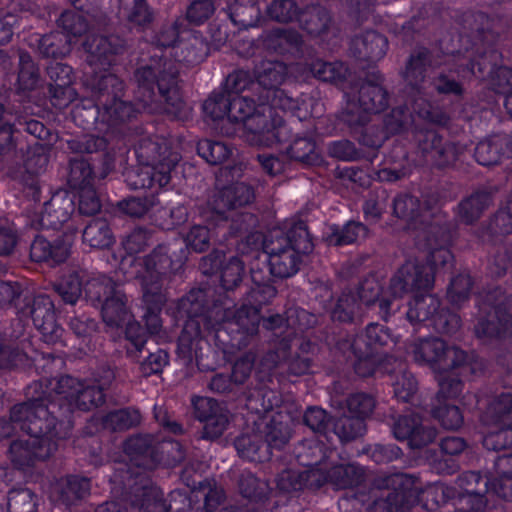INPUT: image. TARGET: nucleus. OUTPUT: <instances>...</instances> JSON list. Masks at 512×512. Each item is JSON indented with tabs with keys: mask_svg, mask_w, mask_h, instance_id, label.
Returning <instances> with one entry per match:
<instances>
[{
	"mask_svg": "<svg viewBox=\"0 0 512 512\" xmlns=\"http://www.w3.org/2000/svg\"><path fill=\"white\" fill-rule=\"evenodd\" d=\"M352 138L359 145L373 151H378L388 140V134L384 131L380 122H374L371 119Z\"/></svg>",
	"mask_w": 512,
	"mask_h": 512,
	"instance_id": "61",
	"label": "nucleus"
},
{
	"mask_svg": "<svg viewBox=\"0 0 512 512\" xmlns=\"http://www.w3.org/2000/svg\"><path fill=\"white\" fill-rule=\"evenodd\" d=\"M186 250L180 239L157 245L143 258L145 273L172 277L186 260Z\"/></svg>",
	"mask_w": 512,
	"mask_h": 512,
	"instance_id": "12",
	"label": "nucleus"
},
{
	"mask_svg": "<svg viewBox=\"0 0 512 512\" xmlns=\"http://www.w3.org/2000/svg\"><path fill=\"white\" fill-rule=\"evenodd\" d=\"M67 145L73 153L97 155L103 167V177L113 168L114 159L106 152L107 141L104 137L90 134L82 135L69 140Z\"/></svg>",
	"mask_w": 512,
	"mask_h": 512,
	"instance_id": "30",
	"label": "nucleus"
},
{
	"mask_svg": "<svg viewBox=\"0 0 512 512\" xmlns=\"http://www.w3.org/2000/svg\"><path fill=\"white\" fill-rule=\"evenodd\" d=\"M465 22L469 25L471 35L483 46L492 45L497 36L492 31V20L481 11L472 12L466 15Z\"/></svg>",
	"mask_w": 512,
	"mask_h": 512,
	"instance_id": "60",
	"label": "nucleus"
},
{
	"mask_svg": "<svg viewBox=\"0 0 512 512\" xmlns=\"http://www.w3.org/2000/svg\"><path fill=\"white\" fill-rule=\"evenodd\" d=\"M124 451L130 457L133 465L145 470L153 469L161 462L158 443L151 435H134L124 443Z\"/></svg>",
	"mask_w": 512,
	"mask_h": 512,
	"instance_id": "24",
	"label": "nucleus"
},
{
	"mask_svg": "<svg viewBox=\"0 0 512 512\" xmlns=\"http://www.w3.org/2000/svg\"><path fill=\"white\" fill-rule=\"evenodd\" d=\"M388 290H390L388 288ZM382 291V286L375 277L365 278L360 282L357 292L355 293L359 303H364L367 306L378 307V313L380 318L384 321H388L391 315H393L398 309L399 304L396 301L399 297H395L391 291L392 298L382 297L379 298Z\"/></svg>",
	"mask_w": 512,
	"mask_h": 512,
	"instance_id": "25",
	"label": "nucleus"
},
{
	"mask_svg": "<svg viewBox=\"0 0 512 512\" xmlns=\"http://www.w3.org/2000/svg\"><path fill=\"white\" fill-rule=\"evenodd\" d=\"M257 93H266L283 83L287 74V65L278 60H261L253 69Z\"/></svg>",
	"mask_w": 512,
	"mask_h": 512,
	"instance_id": "32",
	"label": "nucleus"
},
{
	"mask_svg": "<svg viewBox=\"0 0 512 512\" xmlns=\"http://www.w3.org/2000/svg\"><path fill=\"white\" fill-rule=\"evenodd\" d=\"M83 84L94 99L97 109L104 105L107 106L108 103L118 100L125 94L123 80L107 71L87 74Z\"/></svg>",
	"mask_w": 512,
	"mask_h": 512,
	"instance_id": "18",
	"label": "nucleus"
},
{
	"mask_svg": "<svg viewBox=\"0 0 512 512\" xmlns=\"http://www.w3.org/2000/svg\"><path fill=\"white\" fill-rule=\"evenodd\" d=\"M128 298L122 288L114 292V295L106 299L101 306L103 321L110 327L121 326L129 316L127 307Z\"/></svg>",
	"mask_w": 512,
	"mask_h": 512,
	"instance_id": "50",
	"label": "nucleus"
},
{
	"mask_svg": "<svg viewBox=\"0 0 512 512\" xmlns=\"http://www.w3.org/2000/svg\"><path fill=\"white\" fill-rule=\"evenodd\" d=\"M262 45L268 52L282 56L300 57L304 40L293 28H274L261 36Z\"/></svg>",
	"mask_w": 512,
	"mask_h": 512,
	"instance_id": "23",
	"label": "nucleus"
},
{
	"mask_svg": "<svg viewBox=\"0 0 512 512\" xmlns=\"http://www.w3.org/2000/svg\"><path fill=\"white\" fill-rule=\"evenodd\" d=\"M388 49L387 38L374 30L356 35L350 42V54L358 61L374 63L381 60Z\"/></svg>",
	"mask_w": 512,
	"mask_h": 512,
	"instance_id": "26",
	"label": "nucleus"
},
{
	"mask_svg": "<svg viewBox=\"0 0 512 512\" xmlns=\"http://www.w3.org/2000/svg\"><path fill=\"white\" fill-rule=\"evenodd\" d=\"M170 281V277L145 273L142 279V298L145 306L162 309L168 298L167 286Z\"/></svg>",
	"mask_w": 512,
	"mask_h": 512,
	"instance_id": "45",
	"label": "nucleus"
},
{
	"mask_svg": "<svg viewBox=\"0 0 512 512\" xmlns=\"http://www.w3.org/2000/svg\"><path fill=\"white\" fill-rule=\"evenodd\" d=\"M333 321L357 323L361 321L360 303L354 292L344 291L331 309Z\"/></svg>",
	"mask_w": 512,
	"mask_h": 512,
	"instance_id": "53",
	"label": "nucleus"
},
{
	"mask_svg": "<svg viewBox=\"0 0 512 512\" xmlns=\"http://www.w3.org/2000/svg\"><path fill=\"white\" fill-rule=\"evenodd\" d=\"M371 113L356 103L355 98H349L346 106L337 114L338 124L351 137L371 120Z\"/></svg>",
	"mask_w": 512,
	"mask_h": 512,
	"instance_id": "48",
	"label": "nucleus"
},
{
	"mask_svg": "<svg viewBox=\"0 0 512 512\" xmlns=\"http://www.w3.org/2000/svg\"><path fill=\"white\" fill-rule=\"evenodd\" d=\"M58 448L55 441L38 439L30 436L28 439L13 440L8 449L12 464L18 469L33 467L39 461H45Z\"/></svg>",
	"mask_w": 512,
	"mask_h": 512,
	"instance_id": "15",
	"label": "nucleus"
},
{
	"mask_svg": "<svg viewBox=\"0 0 512 512\" xmlns=\"http://www.w3.org/2000/svg\"><path fill=\"white\" fill-rule=\"evenodd\" d=\"M443 64L445 67L432 77L431 86L441 95L462 96L464 88L460 78L468 76L464 65L448 62Z\"/></svg>",
	"mask_w": 512,
	"mask_h": 512,
	"instance_id": "33",
	"label": "nucleus"
},
{
	"mask_svg": "<svg viewBox=\"0 0 512 512\" xmlns=\"http://www.w3.org/2000/svg\"><path fill=\"white\" fill-rule=\"evenodd\" d=\"M56 396L65 399L74 409L80 411H91L103 405L106 401V395L101 387L95 383L81 382L69 375L61 376L58 379H49Z\"/></svg>",
	"mask_w": 512,
	"mask_h": 512,
	"instance_id": "9",
	"label": "nucleus"
},
{
	"mask_svg": "<svg viewBox=\"0 0 512 512\" xmlns=\"http://www.w3.org/2000/svg\"><path fill=\"white\" fill-rule=\"evenodd\" d=\"M18 67L16 91L18 93L31 92L38 88L41 82L40 68L29 52L17 50Z\"/></svg>",
	"mask_w": 512,
	"mask_h": 512,
	"instance_id": "43",
	"label": "nucleus"
},
{
	"mask_svg": "<svg viewBox=\"0 0 512 512\" xmlns=\"http://www.w3.org/2000/svg\"><path fill=\"white\" fill-rule=\"evenodd\" d=\"M180 64L163 55H151L138 63L133 72L136 98L151 113L163 112L170 119L187 122L193 109L182 96Z\"/></svg>",
	"mask_w": 512,
	"mask_h": 512,
	"instance_id": "1",
	"label": "nucleus"
},
{
	"mask_svg": "<svg viewBox=\"0 0 512 512\" xmlns=\"http://www.w3.org/2000/svg\"><path fill=\"white\" fill-rule=\"evenodd\" d=\"M73 212L72 197L67 194L55 195L45 203L41 223L44 227L57 230L70 220Z\"/></svg>",
	"mask_w": 512,
	"mask_h": 512,
	"instance_id": "35",
	"label": "nucleus"
},
{
	"mask_svg": "<svg viewBox=\"0 0 512 512\" xmlns=\"http://www.w3.org/2000/svg\"><path fill=\"white\" fill-rule=\"evenodd\" d=\"M20 314L30 316L34 326L42 333L45 341L54 342L61 337L62 329L57 324L54 302L50 296L39 294L32 299L24 297Z\"/></svg>",
	"mask_w": 512,
	"mask_h": 512,
	"instance_id": "11",
	"label": "nucleus"
},
{
	"mask_svg": "<svg viewBox=\"0 0 512 512\" xmlns=\"http://www.w3.org/2000/svg\"><path fill=\"white\" fill-rule=\"evenodd\" d=\"M234 447L238 455L251 462H263L269 459L270 452L258 434H241L234 440Z\"/></svg>",
	"mask_w": 512,
	"mask_h": 512,
	"instance_id": "46",
	"label": "nucleus"
},
{
	"mask_svg": "<svg viewBox=\"0 0 512 512\" xmlns=\"http://www.w3.org/2000/svg\"><path fill=\"white\" fill-rule=\"evenodd\" d=\"M125 502L129 512H168L163 492L144 477L130 486Z\"/></svg>",
	"mask_w": 512,
	"mask_h": 512,
	"instance_id": "17",
	"label": "nucleus"
},
{
	"mask_svg": "<svg viewBox=\"0 0 512 512\" xmlns=\"http://www.w3.org/2000/svg\"><path fill=\"white\" fill-rule=\"evenodd\" d=\"M510 153H512L511 136L497 134L480 141L475 147L474 157L480 165L491 166L498 164Z\"/></svg>",
	"mask_w": 512,
	"mask_h": 512,
	"instance_id": "29",
	"label": "nucleus"
},
{
	"mask_svg": "<svg viewBox=\"0 0 512 512\" xmlns=\"http://www.w3.org/2000/svg\"><path fill=\"white\" fill-rule=\"evenodd\" d=\"M393 436L398 441H407L411 449H421L436 438V430L423 424L422 417L415 412L398 415L391 424Z\"/></svg>",
	"mask_w": 512,
	"mask_h": 512,
	"instance_id": "14",
	"label": "nucleus"
},
{
	"mask_svg": "<svg viewBox=\"0 0 512 512\" xmlns=\"http://www.w3.org/2000/svg\"><path fill=\"white\" fill-rule=\"evenodd\" d=\"M39 54L46 58H63L72 50V38L64 32L54 31L37 39Z\"/></svg>",
	"mask_w": 512,
	"mask_h": 512,
	"instance_id": "47",
	"label": "nucleus"
},
{
	"mask_svg": "<svg viewBox=\"0 0 512 512\" xmlns=\"http://www.w3.org/2000/svg\"><path fill=\"white\" fill-rule=\"evenodd\" d=\"M393 213L414 229L420 228L424 221L419 199L409 194H399L393 199Z\"/></svg>",
	"mask_w": 512,
	"mask_h": 512,
	"instance_id": "51",
	"label": "nucleus"
},
{
	"mask_svg": "<svg viewBox=\"0 0 512 512\" xmlns=\"http://www.w3.org/2000/svg\"><path fill=\"white\" fill-rule=\"evenodd\" d=\"M267 256L271 272L277 279L297 274L303 255L312 252L314 244L306 222L298 220L285 231L274 228L268 232Z\"/></svg>",
	"mask_w": 512,
	"mask_h": 512,
	"instance_id": "3",
	"label": "nucleus"
},
{
	"mask_svg": "<svg viewBox=\"0 0 512 512\" xmlns=\"http://www.w3.org/2000/svg\"><path fill=\"white\" fill-rule=\"evenodd\" d=\"M211 289H191L178 303V312L186 317L178 339V350L184 358L191 360L194 342L200 339L202 327L219 320L221 307L211 300Z\"/></svg>",
	"mask_w": 512,
	"mask_h": 512,
	"instance_id": "5",
	"label": "nucleus"
},
{
	"mask_svg": "<svg viewBox=\"0 0 512 512\" xmlns=\"http://www.w3.org/2000/svg\"><path fill=\"white\" fill-rule=\"evenodd\" d=\"M91 482L87 477L68 475L61 478L54 487L56 501L66 507L78 505L90 495Z\"/></svg>",
	"mask_w": 512,
	"mask_h": 512,
	"instance_id": "28",
	"label": "nucleus"
},
{
	"mask_svg": "<svg viewBox=\"0 0 512 512\" xmlns=\"http://www.w3.org/2000/svg\"><path fill=\"white\" fill-rule=\"evenodd\" d=\"M479 53L470 64L465 67L467 75L472 74L479 79H490L498 68L501 55L492 45Z\"/></svg>",
	"mask_w": 512,
	"mask_h": 512,
	"instance_id": "54",
	"label": "nucleus"
},
{
	"mask_svg": "<svg viewBox=\"0 0 512 512\" xmlns=\"http://www.w3.org/2000/svg\"><path fill=\"white\" fill-rule=\"evenodd\" d=\"M197 153L207 163L220 165L232 156V149L224 142L203 139L197 143Z\"/></svg>",
	"mask_w": 512,
	"mask_h": 512,
	"instance_id": "62",
	"label": "nucleus"
},
{
	"mask_svg": "<svg viewBox=\"0 0 512 512\" xmlns=\"http://www.w3.org/2000/svg\"><path fill=\"white\" fill-rule=\"evenodd\" d=\"M456 483L462 490L457 497L456 490L448 486L435 487L427 496H432L437 505L453 500L455 512L484 511L487 505L485 494L489 490L490 478L476 471H466L458 476Z\"/></svg>",
	"mask_w": 512,
	"mask_h": 512,
	"instance_id": "7",
	"label": "nucleus"
},
{
	"mask_svg": "<svg viewBox=\"0 0 512 512\" xmlns=\"http://www.w3.org/2000/svg\"><path fill=\"white\" fill-rule=\"evenodd\" d=\"M395 344L390 330L376 322L369 323L364 332L355 337L341 338L337 348L353 358V368L360 377L372 376L389 349Z\"/></svg>",
	"mask_w": 512,
	"mask_h": 512,
	"instance_id": "4",
	"label": "nucleus"
},
{
	"mask_svg": "<svg viewBox=\"0 0 512 512\" xmlns=\"http://www.w3.org/2000/svg\"><path fill=\"white\" fill-rule=\"evenodd\" d=\"M121 288L112 278L100 276L92 278L84 286L85 296L94 306H102L106 299L114 295Z\"/></svg>",
	"mask_w": 512,
	"mask_h": 512,
	"instance_id": "57",
	"label": "nucleus"
},
{
	"mask_svg": "<svg viewBox=\"0 0 512 512\" xmlns=\"http://www.w3.org/2000/svg\"><path fill=\"white\" fill-rule=\"evenodd\" d=\"M51 387L49 379L27 385L26 400L10 408V420L32 437L57 443L72 430V405L56 396Z\"/></svg>",
	"mask_w": 512,
	"mask_h": 512,
	"instance_id": "2",
	"label": "nucleus"
},
{
	"mask_svg": "<svg viewBox=\"0 0 512 512\" xmlns=\"http://www.w3.org/2000/svg\"><path fill=\"white\" fill-rule=\"evenodd\" d=\"M401 476L383 475L373 478L366 497L371 503L372 512H408L411 499L407 492L396 487Z\"/></svg>",
	"mask_w": 512,
	"mask_h": 512,
	"instance_id": "10",
	"label": "nucleus"
},
{
	"mask_svg": "<svg viewBox=\"0 0 512 512\" xmlns=\"http://www.w3.org/2000/svg\"><path fill=\"white\" fill-rule=\"evenodd\" d=\"M238 489L243 497L252 501H262L268 495L269 486L252 472L243 471L238 478Z\"/></svg>",
	"mask_w": 512,
	"mask_h": 512,
	"instance_id": "63",
	"label": "nucleus"
},
{
	"mask_svg": "<svg viewBox=\"0 0 512 512\" xmlns=\"http://www.w3.org/2000/svg\"><path fill=\"white\" fill-rule=\"evenodd\" d=\"M328 484L335 489H352L365 482L366 471L357 463H341L327 470Z\"/></svg>",
	"mask_w": 512,
	"mask_h": 512,
	"instance_id": "37",
	"label": "nucleus"
},
{
	"mask_svg": "<svg viewBox=\"0 0 512 512\" xmlns=\"http://www.w3.org/2000/svg\"><path fill=\"white\" fill-rule=\"evenodd\" d=\"M142 416L138 409L127 407L113 410L103 417V426L111 431H125L138 426Z\"/></svg>",
	"mask_w": 512,
	"mask_h": 512,
	"instance_id": "58",
	"label": "nucleus"
},
{
	"mask_svg": "<svg viewBox=\"0 0 512 512\" xmlns=\"http://www.w3.org/2000/svg\"><path fill=\"white\" fill-rule=\"evenodd\" d=\"M297 21L309 35L320 36L330 29L332 17L325 7L312 4L300 10Z\"/></svg>",
	"mask_w": 512,
	"mask_h": 512,
	"instance_id": "41",
	"label": "nucleus"
},
{
	"mask_svg": "<svg viewBox=\"0 0 512 512\" xmlns=\"http://www.w3.org/2000/svg\"><path fill=\"white\" fill-rule=\"evenodd\" d=\"M488 423L512 427V393H502L495 397L485 411Z\"/></svg>",
	"mask_w": 512,
	"mask_h": 512,
	"instance_id": "56",
	"label": "nucleus"
},
{
	"mask_svg": "<svg viewBox=\"0 0 512 512\" xmlns=\"http://www.w3.org/2000/svg\"><path fill=\"white\" fill-rule=\"evenodd\" d=\"M262 328L265 331V337L269 342L277 345V349L283 352L290 349L294 338V332L289 328L287 315L270 314L261 316Z\"/></svg>",
	"mask_w": 512,
	"mask_h": 512,
	"instance_id": "38",
	"label": "nucleus"
},
{
	"mask_svg": "<svg viewBox=\"0 0 512 512\" xmlns=\"http://www.w3.org/2000/svg\"><path fill=\"white\" fill-rule=\"evenodd\" d=\"M135 154L140 165L152 166L161 170L168 158L175 155L177 163L179 154L170 150L166 140L159 137H146L139 140L135 147Z\"/></svg>",
	"mask_w": 512,
	"mask_h": 512,
	"instance_id": "27",
	"label": "nucleus"
},
{
	"mask_svg": "<svg viewBox=\"0 0 512 512\" xmlns=\"http://www.w3.org/2000/svg\"><path fill=\"white\" fill-rule=\"evenodd\" d=\"M278 399L274 391L266 386L255 387L249 390L246 397V407L254 414L264 416L271 412Z\"/></svg>",
	"mask_w": 512,
	"mask_h": 512,
	"instance_id": "59",
	"label": "nucleus"
},
{
	"mask_svg": "<svg viewBox=\"0 0 512 512\" xmlns=\"http://www.w3.org/2000/svg\"><path fill=\"white\" fill-rule=\"evenodd\" d=\"M365 431V421L351 414L344 413L332 421L331 434L336 435L342 443L351 442L361 437Z\"/></svg>",
	"mask_w": 512,
	"mask_h": 512,
	"instance_id": "55",
	"label": "nucleus"
},
{
	"mask_svg": "<svg viewBox=\"0 0 512 512\" xmlns=\"http://www.w3.org/2000/svg\"><path fill=\"white\" fill-rule=\"evenodd\" d=\"M421 234L418 236V244L424 250L439 247H449L452 242L455 224L449 220L443 211L437 213L427 212L424 221L420 224Z\"/></svg>",
	"mask_w": 512,
	"mask_h": 512,
	"instance_id": "16",
	"label": "nucleus"
},
{
	"mask_svg": "<svg viewBox=\"0 0 512 512\" xmlns=\"http://www.w3.org/2000/svg\"><path fill=\"white\" fill-rule=\"evenodd\" d=\"M414 139L418 152L426 162L438 169L455 166L464 153V146L445 139L433 129H416Z\"/></svg>",
	"mask_w": 512,
	"mask_h": 512,
	"instance_id": "8",
	"label": "nucleus"
},
{
	"mask_svg": "<svg viewBox=\"0 0 512 512\" xmlns=\"http://www.w3.org/2000/svg\"><path fill=\"white\" fill-rule=\"evenodd\" d=\"M439 308L440 300L436 295L429 293L415 294L408 303L406 318L412 325L428 320L432 322Z\"/></svg>",
	"mask_w": 512,
	"mask_h": 512,
	"instance_id": "44",
	"label": "nucleus"
},
{
	"mask_svg": "<svg viewBox=\"0 0 512 512\" xmlns=\"http://www.w3.org/2000/svg\"><path fill=\"white\" fill-rule=\"evenodd\" d=\"M411 353L417 363L440 369L445 360L447 345L436 337L420 339L411 345Z\"/></svg>",
	"mask_w": 512,
	"mask_h": 512,
	"instance_id": "36",
	"label": "nucleus"
},
{
	"mask_svg": "<svg viewBox=\"0 0 512 512\" xmlns=\"http://www.w3.org/2000/svg\"><path fill=\"white\" fill-rule=\"evenodd\" d=\"M485 314L479 317L474 327L476 336L485 342L504 337L508 330L507 317L496 307H490Z\"/></svg>",
	"mask_w": 512,
	"mask_h": 512,
	"instance_id": "40",
	"label": "nucleus"
},
{
	"mask_svg": "<svg viewBox=\"0 0 512 512\" xmlns=\"http://www.w3.org/2000/svg\"><path fill=\"white\" fill-rule=\"evenodd\" d=\"M264 443L267 450H282L292 436L291 420L288 414L275 412L266 422L264 430Z\"/></svg>",
	"mask_w": 512,
	"mask_h": 512,
	"instance_id": "34",
	"label": "nucleus"
},
{
	"mask_svg": "<svg viewBox=\"0 0 512 512\" xmlns=\"http://www.w3.org/2000/svg\"><path fill=\"white\" fill-rule=\"evenodd\" d=\"M95 159L78 158L70 159V171L68 175V184L74 190H80L93 187L95 178Z\"/></svg>",
	"mask_w": 512,
	"mask_h": 512,
	"instance_id": "49",
	"label": "nucleus"
},
{
	"mask_svg": "<svg viewBox=\"0 0 512 512\" xmlns=\"http://www.w3.org/2000/svg\"><path fill=\"white\" fill-rule=\"evenodd\" d=\"M492 188H482L473 192L458 204V217L465 224L478 220L485 209L493 202Z\"/></svg>",
	"mask_w": 512,
	"mask_h": 512,
	"instance_id": "39",
	"label": "nucleus"
},
{
	"mask_svg": "<svg viewBox=\"0 0 512 512\" xmlns=\"http://www.w3.org/2000/svg\"><path fill=\"white\" fill-rule=\"evenodd\" d=\"M254 198V189L251 185L245 182H236L215 193L209 204L217 216H226L227 213L241 210Z\"/></svg>",
	"mask_w": 512,
	"mask_h": 512,
	"instance_id": "20",
	"label": "nucleus"
},
{
	"mask_svg": "<svg viewBox=\"0 0 512 512\" xmlns=\"http://www.w3.org/2000/svg\"><path fill=\"white\" fill-rule=\"evenodd\" d=\"M384 78L378 72L368 74L360 84L357 94L351 98L371 114H378L388 108L390 95L383 86Z\"/></svg>",
	"mask_w": 512,
	"mask_h": 512,
	"instance_id": "21",
	"label": "nucleus"
},
{
	"mask_svg": "<svg viewBox=\"0 0 512 512\" xmlns=\"http://www.w3.org/2000/svg\"><path fill=\"white\" fill-rule=\"evenodd\" d=\"M161 170L152 166L140 165L127 169L125 172V182L128 187L133 190L151 189L155 186L158 188L166 187L171 181V172L177 165L175 155L168 158V162L163 164Z\"/></svg>",
	"mask_w": 512,
	"mask_h": 512,
	"instance_id": "19",
	"label": "nucleus"
},
{
	"mask_svg": "<svg viewBox=\"0 0 512 512\" xmlns=\"http://www.w3.org/2000/svg\"><path fill=\"white\" fill-rule=\"evenodd\" d=\"M260 322V309L256 305L243 304L235 311L230 324L235 325L236 330L243 334V338L239 340V347H246L248 339L258 334Z\"/></svg>",
	"mask_w": 512,
	"mask_h": 512,
	"instance_id": "42",
	"label": "nucleus"
},
{
	"mask_svg": "<svg viewBox=\"0 0 512 512\" xmlns=\"http://www.w3.org/2000/svg\"><path fill=\"white\" fill-rule=\"evenodd\" d=\"M97 110L102 122L117 131L124 130L138 115V110L132 101L125 100L123 97L111 101L107 106L104 105Z\"/></svg>",
	"mask_w": 512,
	"mask_h": 512,
	"instance_id": "31",
	"label": "nucleus"
},
{
	"mask_svg": "<svg viewBox=\"0 0 512 512\" xmlns=\"http://www.w3.org/2000/svg\"><path fill=\"white\" fill-rule=\"evenodd\" d=\"M443 62L439 56L424 46L415 47L408 56L400 75L406 88L412 94H421L427 77L428 68H440Z\"/></svg>",
	"mask_w": 512,
	"mask_h": 512,
	"instance_id": "13",
	"label": "nucleus"
},
{
	"mask_svg": "<svg viewBox=\"0 0 512 512\" xmlns=\"http://www.w3.org/2000/svg\"><path fill=\"white\" fill-rule=\"evenodd\" d=\"M82 237L84 243L95 249L109 248L114 243V235L104 218L90 220L83 230Z\"/></svg>",
	"mask_w": 512,
	"mask_h": 512,
	"instance_id": "52",
	"label": "nucleus"
},
{
	"mask_svg": "<svg viewBox=\"0 0 512 512\" xmlns=\"http://www.w3.org/2000/svg\"><path fill=\"white\" fill-rule=\"evenodd\" d=\"M8 512H36L37 496L28 488H14L7 496Z\"/></svg>",
	"mask_w": 512,
	"mask_h": 512,
	"instance_id": "64",
	"label": "nucleus"
},
{
	"mask_svg": "<svg viewBox=\"0 0 512 512\" xmlns=\"http://www.w3.org/2000/svg\"><path fill=\"white\" fill-rule=\"evenodd\" d=\"M426 251L428 252L427 263L408 260L393 274L389 282V289L395 297H403L411 292L430 290L434 284L435 269L452 267L453 255L448 247Z\"/></svg>",
	"mask_w": 512,
	"mask_h": 512,
	"instance_id": "6",
	"label": "nucleus"
},
{
	"mask_svg": "<svg viewBox=\"0 0 512 512\" xmlns=\"http://www.w3.org/2000/svg\"><path fill=\"white\" fill-rule=\"evenodd\" d=\"M83 47L88 53L87 62L91 66L97 63L105 65L110 63L112 56L123 54L128 43L117 34L91 35L87 37Z\"/></svg>",
	"mask_w": 512,
	"mask_h": 512,
	"instance_id": "22",
	"label": "nucleus"
}]
</instances>
